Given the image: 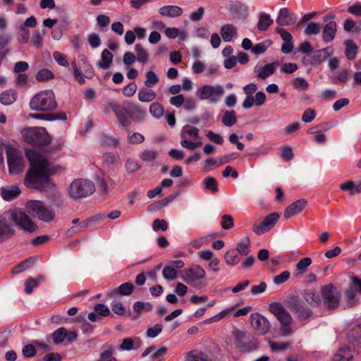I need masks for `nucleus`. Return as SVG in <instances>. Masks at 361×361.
<instances>
[{
    "label": "nucleus",
    "mask_w": 361,
    "mask_h": 361,
    "mask_svg": "<svg viewBox=\"0 0 361 361\" xmlns=\"http://www.w3.org/2000/svg\"><path fill=\"white\" fill-rule=\"evenodd\" d=\"M157 97L156 92L149 89L142 87L139 90L137 93V98L141 102H150L154 101Z\"/></svg>",
    "instance_id": "c85d7f7f"
},
{
    "label": "nucleus",
    "mask_w": 361,
    "mask_h": 361,
    "mask_svg": "<svg viewBox=\"0 0 361 361\" xmlns=\"http://www.w3.org/2000/svg\"><path fill=\"white\" fill-rule=\"evenodd\" d=\"M297 16L295 13L290 12L287 8H281L276 19V22L281 26H289L295 23Z\"/></svg>",
    "instance_id": "a211bd4d"
},
{
    "label": "nucleus",
    "mask_w": 361,
    "mask_h": 361,
    "mask_svg": "<svg viewBox=\"0 0 361 361\" xmlns=\"http://www.w3.org/2000/svg\"><path fill=\"white\" fill-rule=\"evenodd\" d=\"M134 286L130 283H124L118 286L117 290H111L108 291L107 295L113 297L116 294H120L121 295H129L134 290Z\"/></svg>",
    "instance_id": "cd10ccee"
},
{
    "label": "nucleus",
    "mask_w": 361,
    "mask_h": 361,
    "mask_svg": "<svg viewBox=\"0 0 361 361\" xmlns=\"http://www.w3.org/2000/svg\"><path fill=\"white\" fill-rule=\"evenodd\" d=\"M185 361H213V360L205 353L198 350H192L188 353L185 357Z\"/></svg>",
    "instance_id": "c756f323"
},
{
    "label": "nucleus",
    "mask_w": 361,
    "mask_h": 361,
    "mask_svg": "<svg viewBox=\"0 0 361 361\" xmlns=\"http://www.w3.org/2000/svg\"><path fill=\"white\" fill-rule=\"evenodd\" d=\"M16 100V93L14 90H8L0 95V102L5 106L12 104Z\"/></svg>",
    "instance_id": "f704fd0d"
},
{
    "label": "nucleus",
    "mask_w": 361,
    "mask_h": 361,
    "mask_svg": "<svg viewBox=\"0 0 361 361\" xmlns=\"http://www.w3.org/2000/svg\"><path fill=\"white\" fill-rule=\"evenodd\" d=\"M109 108L111 109L115 113L119 123L123 126H128V118L124 114L121 106L116 102H109L108 107L106 108L105 112L109 111Z\"/></svg>",
    "instance_id": "5701e85b"
},
{
    "label": "nucleus",
    "mask_w": 361,
    "mask_h": 361,
    "mask_svg": "<svg viewBox=\"0 0 361 361\" xmlns=\"http://www.w3.org/2000/svg\"><path fill=\"white\" fill-rule=\"evenodd\" d=\"M292 85L295 89L299 91L306 90L309 87L307 81L305 79L299 77L293 80Z\"/></svg>",
    "instance_id": "5fc2aeb1"
},
{
    "label": "nucleus",
    "mask_w": 361,
    "mask_h": 361,
    "mask_svg": "<svg viewBox=\"0 0 361 361\" xmlns=\"http://www.w3.org/2000/svg\"><path fill=\"white\" fill-rule=\"evenodd\" d=\"M203 183L205 190H211L213 193L218 191L217 183L214 178L208 176L204 179Z\"/></svg>",
    "instance_id": "3c124183"
},
{
    "label": "nucleus",
    "mask_w": 361,
    "mask_h": 361,
    "mask_svg": "<svg viewBox=\"0 0 361 361\" xmlns=\"http://www.w3.org/2000/svg\"><path fill=\"white\" fill-rule=\"evenodd\" d=\"M343 29L345 32L358 31L361 30V22L357 23L351 18H348L343 22Z\"/></svg>",
    "instance_id": "49530a36"
},
{
    "label": "nucleus",
    "mask_w": 361,
    "mask_h": 361,
    "mask_svg": "<svg viewBox=\"0 0 361 361\" xmlns=\"http://www.w3.org/2000/svg\"><path fill=\"white\" fill-rule=\"evenodd\" d=\"M320 30L321 27L318 23L310 22L306 25L304 30V34L306 36L315 35L319 34Z\"/></svg>",
    "instance_id": "a18cd8bd"
},
{
    "label": "nucleus",
    "mask_w": 361,
    "mask_h": 361,
    "mask_svg": "<svg viewBox=\"0 0 361 361\" xmlns=\"http://www.w3.org/2000/svg\"><path fill=\"white\" fill-rule=\"evenodd\" d=\"M233 18L238 20H244L248 16V8L245 4L237 2L231 7Z\"/></svg>",
    "instance_id": "4be33fe9"
},
{
    "label": "nucleus",
    "mask_w": 361,
    "mask_h": 361,
    "mask_svg": "<svg viewBox=\"0 0 361 361\" xmlns=\"http://www.w3.org/2000/svg\"><path fill=\"white\" fill-rule=\"evenodd\" d=\"M337 32V23L336 21H329L325 24L322 31V39L325 43H330L334 40Z\"/></svg>",
    "instance_id": "6ab92c4d"
},
{
    "label": "nucleus",
    "mask_w": 361,
    "mask_h": 361,
    "mask_svg": "<svg viewBox=\"0 0 361 361\" xmlns=\"http://www.w3.org/2000/svg\"><path fill=\"white\" fill-rule=\"evenodd\" d=\"M159 13L163 16L176 18L182 15L183 9L178 6H164L159 8Z\"/></svg>",
    "instance_id": "a878e982"
},
{
    "label": "nucleus",
    "mask_w": 361,
    "mask_h": 361,
    "mask_svg": "<svg viewBox=\"0 0 361 361\" xmlns=\"http://www.w3.org/2000/svg\"><path fill=\"white\" fill-rule=\"evenodd\" d=\"M250 320L252 328L257 334L264 335L269 331L271 325L269 320L260 314H251Z\"/></svg>",
    "instance_id": "f8f14e48"
},
{
    "label": "nucleus",
    "mask_w": 361,
    "mask_h": 361,
    "mask_svg": "<svg viewBox=\"0 0 361 361\" xmlns=\"http://www.w3.org/2000/svg\"><path fill=\"white\" fill-rule=\"evenodd\" d=\"M273 23V20L269 14L262 13L259 16L257 23V28L261 31H264Z\"/></svg>",
    "instance_id": "ea45409f"
},
{
    "label": "nucleus",
    "mask_w": 361,
    "mask_h": 361,
    "mask_svg": "<svg viewBox=\"0 0 361 361\" xmlns=\"http://www.w3.org/2000/svg\"><path fill=\"white\" fill-rule=\"evenodd\" d=\"M23 135L27 142L34 145H45L49 142V137L44 128H30L25 129Z\"/></svg>",
    "instance_id": "1a4fd4ad"
},
{
    "label": "nucleus",
    "mask_w": 361,
    "mask_h": 361,
    "mask_svg": "<svg viewBox=\"0 0 361 361\" xmlns=\"http://www.w3.org/2000/svg\"><path fill=\"white\" fill-rule=\"evenodd\" d=\"M18 30L20 32L18 37V42L20 44H27L30 39V31L22 25L18 27Z\"/></svg>",
    "instance_id": "6e6d98bb"
},
{
    "label": "nucleus",
    "mask_w": 361,
    "mask_h": 361,
    "mask_svg": "<svg viewBox=\"0 0 361 361\" xmlns=\"http://www.w3.org/2000/svg\"><path fill=\"white\" fill-rule=\"evenodd\" d=\"M159 81V76L152 71H148L145 73V85L147 88H152Z\"/></svg>",
    "instance_id": "4c0bfd02"
},
{
    "label": "nucleus",
    "mask_w": 361,
    "mask_h": 361,
    "mask_svg": "<svg viewBox=\"0 0 361 361\" xmlns=\"http://www.w3.org/2000/svg\"><path fill=\"white\" fill-rule=\"evenodd\" d=\"M152 305L149 302H143L137 301L133 305V310L137 313H140L142 311H150L152 310Z\"/></svg>",
    "instance_id": "bf43d9fd"
},
{
    "label": "nucleus",
    "mask_w": 361,
    "mask_h": 361,
    "mask_svg": "<svg viewBox=\"0 0 361 361\" xmlns=\"http://www.w3.org/2000/svg\"><path fill=\"white\" fill-rule=\"evenodd\" d=\"M27 212L41 221L49 222L55 217L54 210L39 200H30L26 203Z\"/></svg>",
    "instance_id": "39448f33"
},
{
    "label": "nucleus",
    "mask_w": 361,
    "mask_h": 361,
    "mask_svg": "<svg viewBox=\"0 0 361 361\" xmlns=\"http://www.w3.org/2000/svg\"><path fill=\"white\" fill-rule=\"evenodd\" d=\"M343 191L348 192L350 195H355L361 193V180L355 183L353 180H348L339 185Z\"/></svg>",
    "instance_id": "b1692460"
},
{
    "label": "nucleus",
    "mask_w": 361,
    "mask_h": 361,
    "mask_svg": "<svg viewBox=\"0 0 361 361\" xmlns=\"http://www.w3.org/2000/svg\"><path fill=\"white\" fill-rule=\"evenodd\" d=\"M53 342L55 344H60L63 343L66 340V329L64 327H60L55 330L52 334Z\"/></svg>",
    "instance_id": "a19ab883"
},
{
    "label": "nucleus",
    "mask_w": 361,
    "mask_h": 361,
    "mask_svg": "<svg viewBox=\"0 0 361 361\" xmlns=\"http://www.w3.org/2000/svg\"><path fill=\"white\" fill-rule=\"evenodd\" d=\"M221 219V226L222 228L227 230L233 226V219L231 215L224 214Z\"/></svg>",
    "instance_id": "774afa93"
},
{
    "label": "nucleus",
    "mask_w": 361,
    "mask_h": 361,
    "mask_svg": "<svg viewBox=\"0 0 361 361\" xmlns=\"http://www.w3.org/2000/svg\"><path fill=\"white\" fill-rule=\"evenodd\" d=\"M307 205V201L305 199H300L286 207L284 211L283 216L289 219L295 215L300 214Z\"/></svg>",
    "instance_id": "aec40b11"
},
{
    "label": "nucleus",
    "mask_w": 361,
    "mask_h": 361,
    "mask_svg": "<svg viewBox=\"0 0 361 361\" xmlns=\"http://www.w3.org/2000/svg\"><path fill=\"white\" fill-rule=\"evenodd\" d=\"M357 287L355 284L354 286H350L345 291V296L348 299V303L350 306L353 305L355 303L354 299L357 294Z\"/></svg>",
    "instance_id": "e2e57ef3"
},
{
    "label": "nucleus",
    "mask_w": 361,
    "mask_h": 361,
    "mask_svg": "<svg viewBox=\"0 0 361 361\" xmlns=\"http://www.w3.org/2000/svg\"><path fill=\"white\" fill-rule=\"evenodd\" d=\"M15 225L30 233L37 228L36 224L30 216L20 209L7 210L0 215V243L14 236Z\"/></svg>",
    "instance_id": "f03ea898"
},
{
    "label": "nucleus",
    "mask_w": 361,
    "mask_h": 361,
    "mask_svg": "<svg viewBox=\"0 0 361 361\" xmlns=\"http://www.w3.org/2000/svg\"><path fill=\"white\" fill-rule=\"evenodd\" d=\"M322 305L329 310L338 307L341 300L340 292L332 284L324 286L321 290Z\"/></svg>",
    "instance_id": "0eeeda50"
},
{
    "label": "nucleus",
    "mask_w": 361,
    "mask_h": 361,
    "mask_svg": "<svg viewBox=\"0 0 361 361\" xmlns=\"http://www.w3.org/2000/svg\"><path fill=\"white\" fill-rule=\"evenodd\" d=\"M54 78V73L47 68L39 70L36 74V79L38 81H47Z\"/></svg>",
    "instance_id": "603ef678"
},
{
    "label": "nucleus",
    "mask_w": 361,
    "mask_h": 361,
    "mask_svg": "<svg viewBox=\"0 0 361 361\" xmlns=\"http://www.w3.org/2000/svg\"><path fill=\"white\" fill-rule=\"evenodd\" d=\"M26 156L30 161V169L25 176V185L38 190L52 188L54 185L49 176L54 171L47 159L32 149H27Z\"/></svg>",
    "instance_id": "f257e3e1"
},
{
    "label": "nucleus",
    "mask_w": 361,
    "mask_h": 361,
    "mask_svg": "<svg viewBox=\"0 0 361 361\" xmlns=\"http://www.w3.org/2000/svg\"><path fill=\"white\" fill-rule=\"evenodd\" d=\"M94 190L95 186L93 182L87 179L78 178L71 183L69 195L72 198L77 200L92 195Z\"/></svg>",
    "instance_id": "423d86ee"
},
{
    "label": "nucleus",
    "mask_w": 361,
    "mask_h": 361,
    "mask_svg": "<svg viewBox=\"0 0 361 361\" xmlns=\"http://www.w3.org/2000/svg\"><path fill=\"white\" fill-rule=\"evenodd\" d=\"M304 298L311 305L322 306L321 296L313 290H310L305 293Z\"/></svg>",
    "instance_id": "473e14b6"
},
{
    "label": "nucleus",
    "mask_w": 361,
    "mask_h": 361,
    "mask_svg": "<svg viewBox=\"0 0 361 361\" xmlns=\"http://www.w3.org/2000/svg\"><path fill=\"white\" fill-rule=\"evenodd\" d=\"M185 135L192 138H197L199 137V130L196 127L186 125L182 128L181 137H185Z\"/></svg>",
    "instance_id": "c03bdc74"
},
{
    "label": "nucleus",
    "mask_w": 361,
    "mask_h": 361,
    "mask_svg": "<svg viewBox=\"0 0 361 361\" xmlns=\"http://www.w3.org/2000/svg\"><path fill=\"white\" fill-rule=\"evenodd\" d=\"M345 54L348 59L353 60L355 59L358 47L356 44L351 39L345 41Z\"/></svg>",
    "instance_id": "2f4dec72"
},
{
    "label": "nucleus",
    "mask_w": 361,
    "mask_h": 361,
    "mask_svg": "<svg viewBox=\"0 0 361 361\" xmlns=\"http://www.w3.org/2000/svg\"><path fill=\"white\" fill-rule=\"evenodd\" d=\"M123 109L128 116L136 122L144 121L147 116V112L145 109H142L138 104L133 102H123Z\"/></svg>",
    "instance_id": "ddd939ff"
},
{
    "label": "nucleus",
    "mask_w": 361,
    "mask_h": 361,
    "mask_svg": "<svg viewBox=\"0 0 361 361\" xmlns=\"http://www.w3.org/2000/svg\"><path fill=\"white\" fill-rule=\"evenodd\" d=\"M149 113L154 118L158 119L163 116L164 109L161 104L154 102L149 106Z\"/></svg>",
    "instance_id": "79ce46f5"
},
{
    "label": "nucleus",
    "mask_w": 361,
    "mask_h": 361,
    "mask_svg": "<svg viewBox=\"0 0 361 361\" xmlns=\"http://www.w3.org/2000/svg\"><path fill=\"white\" fill-rule=\"evenodd\" d=\"M116 347L111 343H105L101 348L99 358L95 361H118L114 357Z\"/></svg>",
    "instance_id": "412c9836"
},
{
    "label": "nucleus",
    "mask_w": 361,
    "mask_h": 361,
    "mask_svg": "<svg viewBox=\"0 0 361 361\" xmlns=\"http://www.w3.org/2000/svg\"><path fill=\"white\" fill-rule=\"evenodd\" d=\"M139 343L140 340L137 338L134 339L131 338H126L123 340L119 348L121 350H130L133 348L135 343H137L139 345Z\"/></svg>",
    "instance_id": "8fccbe9b"
},
{
    "label": "nucleus",
    "mask_w": 361,
    "mask_h": 361,
    "mask_svg": "<svg viewBox=\"0 0 361 361\" xmlns=\"http://www.w3.org/2000/svg\"><path fill=\"white\" fill-rule=\"evenodd\" d=\"M113 58L114 56L110 51L106 49L103 50L101 54V59L97 63V67L102 70L109 69L112 64Z\"/></svg>",
    "instance_id": "393cba45"
},
{
    "label": "nucleus",
    "mask_w": 361,
    "mask_h": 361,
    "mask_svg": "<svg viewBox=\"0 0 361 361\" xmlns=\"http://www.w3.org/2000/svg\"><path fill=\"white\" fill-rule=\"evenodd\" d=\"M87 40L92 49L98 48L101 44V39L98 34L92 32L87 37Z\"/></svg>",
    "instance_id": "052dcab7"
},
{
    "label": "nucleus",
    "mask_w": 361,
    "mask_h": 361,
    "mask_svg": "<svg viewBox=\"0 0 361 361\" xmlns=\"http://www.w3.org/2000/svg\"><path fill=\"white\" fill-rule=\"evenodd\" d=\"M6 154L9 173L13 175L22 173L25 165L21 152L11 145H7Z\"/></svg>",
    "instance_id": "6e6552de"
},
{
    "label": "nucleus",
    "mask_w": 361,
    "mask_h": 361,
    "mask_svg": "<svg viewBox=\"0 0 361 361\" xmlns=\"http://www.w3.org/2000/svg\"><path fill=\"white\" fill-rule=\"evenodd\" d=\"M102 145L109 147H118L119 145V140L113 136L103 135L101 138Z\"/></svg>",
    "instance_id": "4d7b16f0"
},
{
    "label": "nucleus",
    "mask_w": 361,
    "mask_h": 361,
    "mask_svg": "<svg viewBox=\"0 0 361 361\" xmlns=\"http://www.w3.org/2000/svg\"><path fill=\"white\" fill-rule=\"evenodd\" d=\"M329 48L322 49L307 54L302 59V62L305 66H315L320 64L329 56L328 52Z\"/></svg>",
    "instance_id": "2eb2a0df"
},
{
    "label": "nucleus",
    "mask_w": 361,
    "mask_h": 361,
    "mask_svg": "<svg viewBox=\"0 0 361 361\" xmlns=\"http://www.w3.org/2000/svg\"><path fill=\"white\" fill-rule=\"evenodd\" d=\"M135 50L137 54V61L141 63H145L149 59V54L147 51L140 44H137L135 46Z\"/></svg>",
    "instance_id": "37998d69"
},
{
    "label": "nucleus",
    "mask_w": 361,
    "mask_h": 361,
    "mask_svg": "<svg viewBox=\"0 0 361 361\" xmlns=\"http://www.w3.org/2000/svg\"><path fill=\"white\" fill-rule=\"evenodd\" d=\"M35 262V260L32 258H28L23 262H21L18 266L15 267L13 269V274H18L21 271H25V269L30 267Z\"/></svg>",
    "instance_id": "09e8293b"
},
{
    "label": "nucleus",
    "mask_w": 361,
    "mask_h": 361,
    "mask_svg": "<svg viewBox=\"0 0 361 361\" xmlns=\"http://www.w3.org/2000/svg\"><path fill=\"white\" fill-rule=\"evenodd\" d=\"M279 219V214L274 212L267 216L259 224H255L252 231L257 235H262L272 228Z\"/></svg>",
    "instance_id": "dca6fc26"
},
{
    "label": "nucleus",
    "mask_w": 361,
    "mask_h": 361,
    "mask_svg": "<svg viewBox=\"0 0 361 361\" xmlns=\"http://www.w3.org/2000/svg\"><path fill=\"white\" fill-rule=\"evenodd\" d=\"M280 156L286 161H289L293 158V149L290 147H283L280 149Z\"/></svg>",
    "instance_id": "0e129e2a"
},
{
    "label": "nucleus",
    "mask_w": 361,
    "mask_h": 361,
    "mask_svg": "<svg viewBox=\"0 0 361 361\" xmlns=\"http://www.w3.org/2000/svg\"><path fill=\"white\" fill-rule=\"evenodd\" d=\"M221 37L225 42H231L234 35H236V28L230 24L225 25L221 28Z\"/></svg>",
    "instance_id": "72a5a7b5"
},
{
    "label": "nucleus",
    "mask_w": 361,
    "mask_h": 361,
    "mask_svg": "<svg viewBox=\"0 0 361 361\" xmlns=\"http://www.w3.org/2000/svg\"><path fill=\"white\" fill-rule=\"evenodd\" d=\"M237 253L240 255L245 256L247 255L250 252V240L248 237L243 238L236 245V250H235Z\"/></svg>",
    "instance_id": "7c9ffc66"
},
{
    "label": "nucleus",
    "mask_w": 361,
    "mask_h": 361,
    "mask_svg": "<svg viewBox=\"0 0 361 361\" xmlns=\"http://www.w3.org/2000/svg\"><path fill=\"white\" fill-rule=\"evenodd\" d=\"M240 261V257L238 256L234 250H230L225 254V262L229 266H235Z\"/></svg>",
    "instance_id": "58836bf2"
},
{
    "label": "nucleus",
    "mask_w": 361,
    "mask_h": 361,
    "mask_svg": "<svg viewBox=\"0 0 361 361\" xmlns=\"http://www.w3.org/2000/svg\"><path fill=\"white\" fill-rule=\"evenodd\" d=\"M20 194V190L17 185H12L1 189V195L4 200L11 201L17 198Z\"/></svg>",
    "instance_id": "bb28decb"
},
{
    "label": "nucleus",
    "mask_w": 361,
    "mask_h": 361,
    "mask_svg": "<svg viewBox=\"0 0 361 361\" xmlns=\"http://www.w3.org/2000/svg\"><path fill=\"white\" fill-rule=\"evenodd\" d=\"M180 145L183 147L186 148L188 149L193 150V149L202 146V142H201V141L193 142V141L188 140L185 139V137H184V138H183V140L180 142Z\"/></svg>",
    "instance_id": "338daca9"
},
{
    "label": "nucleus",
    "mask_w": 361,
    "mask_h": 361,
    "mask_svg": "<svg viewBox=\"0 0 361 361\" xmlns=\"http://www.w3.org/2000/svg\"><path fill=\"white\" fill-rule=\"evenodd\" d=\"M53 58L57 62V63L61 66L68 67L69 65V63L67 60V56L58 51L53 52Z\"/></svg>",
    "instance_id": "680f3d73"
},
{
    "label": "nucleus",
    "mask_w": 361,
    "mask_h": 361,
    "mask_svg": "<svg viewBox=\"0 0 361 361\" xmlns=\"http://www.w3.org/2000/svg\"><path fill=\"white\" fill-rule=\"evenodd\" d=\"M269 309L281 324V326L279 330L280 335L282 336L291 335L293 333L290 326L293 319L290 313L281 304L276 302L271 303Z\"/></svg>",
    "instance_id": "20e7f679"
},
{
    "label": "nucleus",
    "mask_w": 361,
    "mask_h": 361,
    "mask_svg": "<svg viewBox=\"0 0 361 361\" xmlns=\"http://www.w3.org/2000/svg\"><path fill=\"white\" fill-rule=\"evenodd\" d=\"M197 96L202 100L209 99L211 103H216L218 97L224 94V89L221 85H205L199 88L196 92Z\"/></svg>",
    "instance_id": "9b49d317"
},
{
    "label": "nucleus",
    "mask_w": 361,
    "mask_h": 361,
    "mask_svg": "<svg viewBox=\"0 0 361 361\" xmlns=\"http://www.w3.org/2000/svg\"><path fill=\"white\" fill-rule=\"evenodd\" d=\"M164 278L168 281H173L177 278V271L173 267L166 266L162 271Z\"/></svg>",
    "instance_id": "864d4df0"
},
{
    "label": "nucleus",
    "mask_w": 361,
    "mask_h": 361,
    "mask_svg": "<svg viewBox=\"0 0 361 361\" xmlns=\"http://www.w3.org/2000/svg\"><path fill=\"white\" fill-rule=\"evenodd\" d=\"M280 63L278 61L273 63H267L264 66L257 64L254 68V73L259 79L264 80L273 75L279 66Z\"/></svg>",
    "instance_id": "f3484780"
},
{
    "label": "nucleus",
    "mask_w": 361,
    "mask_h": 361,
    "mask_svg": "<svg viewBox=\"0 0 361 361\" xmlns=\"http://www.w3.org/2000/svg\"><path fill=\"white\" fill-rule=\"evenodd\" d=\"M45 34V30H42V33L37 32L33 34L32 37V42L35 47L39 49L43 46L44 36Z\"/></svg>",
    "instance_id": "13d9d810"
},
{
    "label": "nucleus",
    "mask_w": 361,
    "mask_h": 361,
    "mask_svg": "<svg viewBox=\"0 0 361 361\" xmlns=\"http://www.w3.org/2000/svg\"><path fill=\"white\" fill-rule=\"evenodd\" d=\"M288 308L298 316L300 320L306 319L312 315V311L307 308L303 301L292 298L288 301Z\"/></svg>",
    "instance_id": "4468645a"
},
{
    "label": "nucleus",
    "mask_w": 361,
    "mask_h": 361,
    "mask_svg": "<svg viewBox=\"0 0 361 361\" xmlns=\"http://www.w3.org/2000/svg\"><path fill=\"white\" fill-rule=\"evenodd\" d=\"M356 330L354 329L348 334V344L342 346L334 355L333 361H350L353 358L357 342L354 339Z\"/></svg>",
    "instance_id": "9d476101"
},
{
    "label": "nucleus",
    "mask_w": 361,
    "mask_h": 361,
    "mask_svg": "<svg viewBox=\"0 0 361 361\" xmlns=\"http://www.w3.org/2000/svg\"><path fill=\"white\" fill-rule=\"evenodd\" d=\"M312 264V259L310 257H305L300 259L296 264V269L298 271V274H305L307 267Z\"/></svg>",
    "instance_id": "de8ad7c7"
},
{
    "label": "nucleus",
    "mask_w": 361,
    "mask_h": 361,
    "mask_svg": "<svg viewBox=\"0 0 361 361\" xmlns=\"http://www.w3.org/2000/svg\"><path fill=\"white\" fill-rule=\"evenodd\" d=\"M30 107L37 111H53L57 107L55 94L51 90H45L35 94L30 101Z\"/></svg>",
    "instance_id": "7ed1b4c3"
},
{
    "label": "nucleus",
    "mask_w": 361,
    "mask_h": 361,
    "mask_svg": "<svg viewBox=\"0 0 361 361\" xmlns=\"http://www.w3.org/2000/svg\"><path fill=\"white\" fill-rule=\"evenodd\" d=\"M189 274H192L195 280L202 279L205 276V271L200 266H195L188 269Z\"/></svg>",
    "instance_id": "69168bd1"
},
{
    "label": "nucleus",
    "mask_w": 361,
    "mask_h": 361,
    "mask_svg": "<svg viewBox=\"0 0 361 361\" xmlns=\"http://www.w3.org/2000/svg\"><path fill=\"white\" fill-rule=\"evenodd\" d=\"M159 152L154 149H145L140 154V159L144 162H152L157 159Z\"/></svg>",
    "instance_id": "c9c22d12"
},
{
    "label": "nucleus",
    "mask_w": 361,
    "mask_h": 361,
    "mask_svg": "<svg viewBox=\"0 0 361 361\" xmlns=\"http://www.w3.org/2000/svg\"><path fill=\"white\" fill-rule=\"evenodd\" d=\"M221 122L227 127L235 125L237 122L235 112L234 111H226L222 116Z\"/></svg>",
    "instance_id": "e433bc0d"
}]
</instances>
